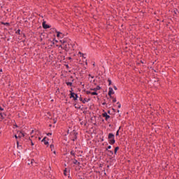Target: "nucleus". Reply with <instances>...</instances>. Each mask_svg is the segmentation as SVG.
<instances>
[{
    "mask_svg": "<svg viewBox=\"0 0 179 179\" xmlns=\"http://www.w3.org/2000/svg\"><path fill=\"white\" fill-rule=\"evenodd\" d=\"M70 99H73V100H78V94L74 92L71 93Z\"/></svg>",
    "mask_w": 179,
    "mask_h": 179,
    "instance_id": "obj_2",
    "label": "nucleus"
},
{
    "mask_svg": "<svg viewBox=\"0 0 179 179\" xmlns=\"http://www.w3.org/2000/svg\"><path fill=\"white\" fill-rule=\"evenodd\" d=\"M108 149H111V145H109V146L108 147V148L106 149V150H108Z\"/></svg>",
    "mask_w": 179,
    "mask_h": 179,
    "instance_id": "obj_17",
    "label": "nucleus"
},
{
    "mask_svg": "<svg viewBox=\"0 0 179 179\" xmlns=\"http://www.w3.org/2000/svg\"><path fill=\"white\" fill-rule=\"evenodd\" d=\"M118 108H121V104L118 105Z\"/></svg>",
    "mask_w": 179,
    "mask_h": 179,
    "instance_id": "obj_32",
    "label": "nucleus"
},
{
    "mask_svg": "<svg viewBox=\"0 0 179 179\" xmlns=\"http://www.w3.org/2000/svg\"><path fill=\"white\" fill-rule=\"evenodd\" d=\"M111 94H114V90H113V88L110 87L109 92H108V96H110V98H113V96H111Z\"/></svg>",
    "mask_w": 179,
    "mask_h": 179,
    "instance_id": "obj_3",
    "label": "nucleus"
},
{
    "mask_svg": "<svg viewBox=\"0 0 179 179\" xmlns=\"http://www.w3.org/2000/svg\"><path fill=\"white\" fill-rule=\"evenodd\" d=\"M89 76H92L91 75H89Z\"/></svg>",
    "mask_w": 179,
    "mask_h": 179,
    "instance_id": "obj_39",
    "label": "nucleus"
},
{
    "mask_svg": "<svg viewBox=\"0 0 179 179\" xmlns=\"http://www.w3.org/2000/svg\"><path fill=\"white\" fill-rule=\"evenodd\" d=\"M17 146L19 148V141H17Z\"/></svg>",
    "mask_w": 179,
    "mask_h": 179,
    "instance_id": "obj_26",
    "label": "nucleus"
},
{
    "mask_svg": "<svg viewBox=\"0 0 179 179\" xmlns=\"http://www.w3.org/2000/svg\"><path fill=\"white\" fill-rule=\"evenodd\" d=\"M115 136L114 134H113L112 133H110L108 134V139H109L110 145H114V143H115V140L114 139Z\"/></svg>",
    "mask_w": 179,
    "mask_h": 179,
    "instance_id": "obj_1",
    "label": "nucleus"
},
{
    "mask_svg": "<svg viewBox=\"0 0 179 179\" xmlns=\"http://www.w3.org/2000/svg\"><path fill=\"white\" fill-rule=\"evenodd\" d=\"M108 83H109V85H111V81H110V80H108Z\"/></svg>",
    "mask_w": 179,
    "mask_h": 179,
    "instance_id": "obj_27",
    "label": "nucleus"
},
{
    "mask_svg": "<svg viewBox=\"0 0 179 179\" xmlns=\"http://www.w3.org/2000/svg\"><path fill=\"white\" fill-rule=\"evenodd\" d=\"M120 135V130H117L116 132V136H118Z\"/></svg>",
    "mask_w": 179,
    "mask_h": 179,
    "instance_id": "obj_12",
    "label": "nucleus"
},
{
    "mask_svg": "<svg viewBox=\"0 0 179 179\" xmlns=\"http://www.w3.org/2000/svg\"><path fill=\"white\" fill-rule=\"evenodd\" d=\"M113 103H116V102H117V99L113 98Z\"/></svg>",
    "mask_w": 179,
    "mask_h": 179,
    "instance_id": "obj_14",
    "label": "nucleus"
},
{
    "mask_svg": "<svg viewBox=\"0 0 179 179\" xmlns=\"http://www.w3.org/2000/svg\"><path fill=\"white\" fill-rule=\"evenodd\" d=\"M45 145H48V141H45Z\"/></svg>",
    "mask_w": 179,
    "mask_h": 179,
    "instance_id": "obj_28",
    "label": "nucleus"
},
{
    "mask_svg": "<svg viewBox=\"0 0 179 179\" xmlns=\"http://www.w3.org/2000/svg\"><path fill=\"white\" fill-rule=\"evenodd\" d=\"M51 135H52V133H48V136H51Z\"/></svg>",
    "mask_w": 179,
    "mask_h": 179,
    "instance_id": "obj_18",
    "label": "nucleus"
},
{
    "mask_svg": "<svg viewBox=\"0 0 179 179\" xmlns=\"http://www.w3.org/2000/svg\"><path fill=\"white\" fill-rule=\"evenodd\" d=\"M18 138H24V133L22 131H17Z\"/></svg>",
    "mask_w": 179,
    "mask_h": 179,
    "instance_id": "obj_4",
    "label": "nucleus"
},
{
    "mask_svg": "<svg viewBox=\"0 0 179 179\" xmlns=\"http://www.w3.org/2000/svg\"><path fill=\"white\" fill-rule=\"evenodd\" d=\"M83 103L85 104V103H86V99L83 100Z\"/></svg>",
    "mask_w": 179,
    "mask_h": 179,
    "instance_id": "obj_21",
    "label": "nucleus"
},
{
    "mask_svg": "<svg viewBox=\"0 0 179 179\" xmlns=\"http://www.w3.org/2000/svg\"><path fill=\"white\" fill-rule=\"evenodd\" d=\"M103 117H104L105 120H108V118H110V115H108V114H107V113H103Z\"/></svg>",
    "mask_w": 179,
    "mask_h": 179,
    "instance_id": "obj_6",
    "label": "nucleus"
},
{
    "mask_svg": "<svg viewBox=\"0 0 179 179\" xmlns=\"http://www.w3.org/2000/svg\"><path fill=\"white\" fill-rule=\"evenodd\" d=\"M86 93L87 94H92V91H87Z\"/></svg>",
    "mask_w": 179,
    "mask_h": 179,
    "instance_id": "obj_13",
    "label": "nucleus"
},
{
    "mask_svg": "<svg viewBox=\"0 0 179 179\" xmlns=\"http://www.w3.org/2000/svg\"><path fill=\"white\" fill-rule=\"evenodd\" d=\"M76 140V134H75V138L73 139V141Z\"/></svg>",
    "mask_w": 179,
    "mask_h": 179,
    "instance_id": "obj_19",
    "label": "nucleus"
},
{
    "mask_svg": "<svg viewBox=\"0 0 179 179\" xmlns=\"http://www.w3.org/2000/svg\"><path fill=\"white\" fill-rule=\"evenodd\" d=\"M15 139H17V138H19V136H17V135H15Z\"/></svg>",
    "mask_w": 179,
    "mask_h": 179,
    "instance_id": "obj_22",
    "label": "nucleus"
},
{
    "mask_svg": "<svg viewBox=\"0 0 179 179\" xmlns=\"http://www.w3.org/2000/svg\"><path fill=\"white\" fill-rule=\"evenodd\" d=\"M80 101H83V99L82 98H80Z\"/></svg>",
    "mask_w": 179,
    "mask_h": 179,
    "instance_id": "obj_31",
    "label": "nucleus"
},
{
    "mask_svg": "<svg viewBox=\"0 0 179 179\" xmlns=\"http://www.w3.org/2000/svg\"><path fill=\"white\" fill-rule=\"evenodd\" d=\"M1 117L3 120V115H2V113H1Z\"/></svg>",
    "mask_w": 179,
    "mask_h": 179,
    "instance_id": "obj_25",
    "label": "nucleus"
},
{
    "mask_svg": "<svg viewBox=\"0 0 179 179\" xmlns=\"http://www.w3.org/2000/svg\"><path fill=\"white\" fill-rule=\"evenodd\" d=\"M91 94H92V96H97V92H96V91L91 92Z\"/></svg>",
    "mask_w": 179,
    "mask_h": 179,
    "instance_id": "obj_8",
    "label": "nucleus"
},
{
    "mask_svg": "<svg viewBox=\"0 0 179 179\" xmlns=\"http://www.w3.org/2000/svg\"><path fill=\"white\" fill-rule=\"evenodd\" d=\"M54 148V145H50V149Z\"/></svg>",
    "mask_w": 179,
    "mask_h": 179,
    "instance_id": "obj_20",
    "label": "nucleus"
},
{
    "mask_svg": "<svg viewBox=\"0 0 179 179\" xmlns=\"http://www.w3.org/2000/svg\"><path fill=\"white\" fill-rule=\"evenodd\" d=\"M66 83L67 86H72V83H71V82H67Z\"/></svg>",
    "mask_w": 179,
    "mask_h": 179,
    "instance_id": "obj_10",
    "label": "nucleus"
},
{
    "mask_svg": "<svg viewBox=\"0 0 179 179\" xmlns=\"http://www.w3.org/2000/svg\"><path fill=\"white\" fill-rule=\"evenodd\" d=\"M64 176H66V169L64 170Z\"/></svg>",
    "mask_w": 179,
    "mask_h": 179,
    "instance_id": "obj_24",
    "label": "nucleus"
},
{
    "mask_svg": "<svg viewBox=\"0 0 179 179\" xmlns=\"http://www.w3.org/2000/svg\"><path fill=\"white\" fill-rule=\"evenodd\" d=\"M86 65H87V62H85Z\"/></svg>",
    "mask_w": 179,
    "mask_h": 179,
    "instance_id": "obj_36",
    "label": "nucleus"
},
{
    "mask_svg": "<svg viewBox=\"0 0 179 179\" xmlns=\"http://www.w3.org/2000/svg\"><path fill=\"white\" fill-rule=\"evenodd\" d=\"M42 26H43V29H50V25L45 24V22H43L42 23Z\"/></svg>",
    "mask_w": 179,
    "mask_h": 179,
    "instance_id": "obj_5",
    "label": "nucleus"
},
{
    "mask_svg": "<svg viewBox=\"0 0 179 179\" xmlns=\"http://www.w3.org/2000/svg\"><path fill=\"white\" fill-rule=\"evenodd\" d=\"M104 104H106V103H103V105L104 106Z\"/></svg>",
    "mask_w": 179,
    "mask_h": 179,
    "instance_id": "obj_38",
    "label": "nucleus"
},
{
    "mask_svg": "<svg viewBox=\"0 0 179 179\" xmlns=\"http://www.w3.org/2000/svg\"><path fill=\"white\" fill-rule=\"evenodd\" d=\"M76 163H78V160H75L74 164H76Z\"/></svg>",
    "mask_w": 179,
    "mask_h": 179,
    "instance_id": "obj_29",
    "label": "nucleus"
},
{
    "mask_svg": "<svg viewBox=\"0 0 179 179\" xmlns=\"http://www.w3.org/2000/svg\"><path fill=\"white\" fill-rule=\"evenodd\" d=\"M79 55H80V57H83V58H84V59H86V57L83 55V54L80 52H78Z\"/></svg>",
    "mask_w": 179,
    "mask_h": 179,
    "instance_id": "obj_9",
    "label": "nucleus"
},
{
    "mask_svg": "<svg viewBox=\"0 0 179 179\" xmlns=\"http://www.w3.org/2000/svg\"><path fill=\"white\" fill-rule=\"evenodd\" d=\"M45 138H44L43 140H42V142H45Z\"/></svg>",
    "mask_w": 179,
    "mask_h": 179,
    "instance_id": "obj_30",
    "label": "nucleus"
},
{
    "mask_svg": "<svg viewBox=\"0 0 179 179\" xmlns=\"http://www.w3.org/2000/svg\"><path fill=\"white\" fill-rule=\"evenodd\" d=\"M108 153H110V155H114V152L111 150H108Z\"/></svg>",
    "mask_w": 179,
    "mask_h": 179,
    "instance_id": "obj_11",
    "label": "nucleus"
},
{
    "mask_svg": "<svg viewBox=\"0 0 179 179\" xmlns=\"http://www.w3.org/2000/svg\"><path fill=\"white\" fill-rule=\"evenodd\" d=\"M54 153L55 154V151L54 152Z\"/></svg>",
    "mask_w": 179,
    "mask_h": 179,
    "instance_id": "obj_40",
    "label": "nucleus"
},
{
    "mask_svg": "<svg viewBox=\"0 0 179 179\" xmlns=\"http://www.w3.org/2000/svg\"><path fill=\"white\" fill-rule=\"evenodd\" d=\"M59 34H61L60 32H57V37H59Z\"/></svg>",
    "mask_w": 179,
    "mask_h": 179,
    "instance_id": "obj_16",
    "label": "nucleus"
},
{
    "mask_svg": "<svg viewBox=\"0 0 179 179\" xmlns=\"http://www.w3.org/2000/svg\"><path fill=\"white\" fill-rule=\"evenodd\" d=\"M0 110H1V111H3V108L1 106H0Z\"/></svg>",
    "mask_w": 179,
    "mask_h": 179,
    "instance_id": "obj_23",
    "label": "nucleus"
},
{
    "mask_svg": "<svg viewBox=\"0 0 179 179\" xmlns=\"http://www.w3.org/2000/svg\"><path fill=\"white\" fill-rule=\"evenodd\" d=\"M29 142L31 143V146H34V143H33V141L31 140H29Z\"/></svg>",
    "mask_w": 179,
    "mask_h": 179,
    "instance_id": "obj_15",
    "label": "nucleus"
},
{
    "mask_svg": "<svg viewBox=\"0 0 179 179\" xmlns=\"http://www.w3.org/2000/svg\"><path fill=\"white\" fill-rule=\"evenodd\" d=\"M119 149H120L119 147H116V148H115V150H114L115 155H117V152H118Z\"/></svg>",
    "mask_w": 179,
    "mask_h": 179,
    "instance_id": "obj_7",
    "label": "nucleus"
},
{
    "mask_svg": "<svg viewBox=\"0 0 179 179\" xmlns=\"http://www.w3.org/2000/svg\"><path fill=\"white\" fill-rule=\"evenodd\" d=\"M115 90H117V87H114Z\"/></svg>",
    "mask_w": 179,
    "mask_h": 179,
    "instance_id": "obj_33",
    "label": "nucleus"
},
{
    "mask_svg": "<svg viewBox=\"0 0 179 179\" xmlns=\"http://www.w3.org/2000/svg\"><path fill=\"white\" fill-rule=\"evenodd\" d=\"M92 79H93L94 77V76H91Z\"/></svg>",
    "mask_w": 179,
    "mask_h": 179,
    "instance_id": "obj_35",
    "label": "nucleus"
},
{
    "mask_svg": "<svg viewBox=\"0 0 179 179\" xmlns=\"http://www.w3.org/2000/svg\"><path fill=\"white\" fill-rule=\"evenodd\" d=\"M34 160H32V161H31V163H34Z\"/></svg>",
    "mask_w": 179,
    "mask_h": 179,
    "instance_id": "obj_37",
    "label": "nucleus"
},
{
    "mask_svg": "<svg viewBox=\"0 0 179 179\" xmlns=\"http://www.w3.org/2000/svg\"><path fill=\"white\" fill-rule=\"evenodd\" d=\"M71 155H73V151L71 152Z\"/></svg>",
    "mask_w": 179,
    "mask_h": 179,
    "instance_id": "obj_34",
    "label": "nucleus"
}]
</instances>
